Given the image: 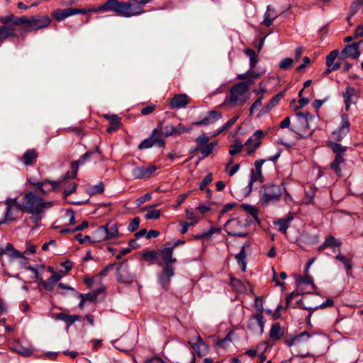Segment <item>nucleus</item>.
I'll use <instances>...</instances> for the list:
<instances>
[{
  "label": "nucleus",
  "instance_id": "f257e3e1",
  "mask_svg": "<svg viewBox=\"0 0 363 363\" xmlns=\"http://www.w3.org/2000/svg\"><path fill=\"white\" fill-rule=\"evenodd\" d=\"M52 20L48 15H35L30 17H18L17 24H20L24 32L36 31L47 28Z\"/></svg>",
  "mask_w": 363,
  "mask_h": 363
},
{
  "label": "nucleus",
  "instance_id": "f03ea898",
  "mask_svg": "<svg viewBox=\"0 0 363 363\" xmlns=\"http://www.w3.org/2000/svg\"><path fill=\"white\" fill-rule=\"evenodd\" d=\"M252 84V79H248L233 86L230 90V94L226 99V101L233 107L244 105L248 99L246 94Z\"/></svg>",
  "mask_w": 363,
  "mask_h": 363
},
{
  "label": "nucleus",
  "instance_id": "7ed1b4c3",
  "mask_svg": "<svg viewBox=\"0 0 363 363\" xmlns=\"http://www.w3.org/2000/svg\"><path fill=\"white\" fill-rule=\"evenodd\" d=\"M251 223L252 219L246 216L230 219L225 224V230L229 235L246 237L248 235V226Z\"/></svg>",
  "mask_w": 363,
  "mask_h": 363
},
{
  "label": "nucleus",
  "instance_id": "20e7f679",
  "mask_svg": "<svg viewBox=\"0 0 363 363\" xmlns=\"http://www.w3.org/2000/svg\"><path fill=\"white\" fill-rule=\"evenodd\" d=\"M285 188L283 184H266L260 190L259 201L264 205L275 203L280 200V197Z\"/></svg>",
  "mask_w": 363,
  "mask_h": 363
},
{
  "label": "nucleus",
  "instance_id": "39448f33",
  "mask_svg": "<svg viewBox=\"0 0 363 363\" xmlns=\"http://www.w3.org/2000/svg\"><path fill=\"white\" fill-rule=\"evenodd\" d=\"M18 16L11 13L6 16L0 17V45L7 38L16 36L15 26H20L17 24Z\"/></svg>",
  "mask_w": 363,
  "mask_h": 363
},
{
  "label": "nucleus",
  "instance_id": "423d86ee",
  "mask_svg": "<svg viewBox=\"0 0 363 363\" xmlns=\"http://www.w3.org/2000/svg\"><path fill=\"white\" fill-rule=\"evenodd\" d=\"M24 211L26 213H33V211L38 209L49 208L52 206V202H45L38 196L35 193L30 191L23 196Z\"/></svg>",
  "mask_w": 363,
  "mask_h": 363
},
{
  "label": "nucleus",
  "instance_id": "0eeeda50",
  "mask_svg": "<svg viewBox=\"0 0 363 363\" xmlns=\"http://www.w3.org/2000/svg\"><path fill=\"white\" fill-rule=\"evenodd\" d=\"M152 0H128L123 1V17L139 16L145 13L144 6Z\"/></svg>",
  "mask_w": 363,
  "mask_h": 363
},
{
  "label": "nucleus",
  "instance_id": "6e6552de",
  "mask_svg": "<svg viewBox=\"0 0 363 363\" xmlns=\"http://www.w3.org/2000/svg\"><path fill=\"white\" fill-rule=\"evenodd\" d=\"M255 306L259 311V313L255 314L250 319L247 324V328L252 330H255L259 334H262L264 331V320L263 315H262L263 311L262 299L257 296L255 298Z\"/></svg>",
  "mask_w": 363,
  "mask_h": 363
},
{
  "label": "nucleus",
  "instance_id": "1a4fd4ad",
  "mask_svg": "<svg viewBox=\"0 0 363 363\" xmlns=\"http://www.w3.org/2000/svg\"><path fill=\"white\" fill-rule=\"evenodd\" d=\"M279 155H277L274 157H270L268 160L262 159V160H256L255 162V164H254L255 169H251L250 180L248 184V187L250 189V191H252V186L255 182H258L259 183H262L264 182V177L262 176V164L265 162L269 161V160L275 162L277 160V158L279 157Z\"/></svg>",
  "mask_w": 363,
  "mask_h": 363
},
{
  "label": "nucleus",
  "instance_id": "9d476101",
  "mask_svg": "<svg viewBox=\"0 0 363 363\" xmlns=\"http://www.w3.org/2000/svg\"><path fill=\"white\" fill-rule=\"evenodd\" d=\"M165 145L164 140L161 137V134L158 129H154L151 135L143 140L138 145L140 150L150 148L152 146L158 147H164Z\"/></svg>",
  "mask_w": 363,
  "mask_h": 363
},
{
  "label": "nucleus",
  "instance_id": "9b49d317",
  "mask_svg": "<svg viewBox=\"0 0 363 363\" xmlns=\"http://www.w3.org/2000/svg\"><path fill=\"white\" fill-rule=\"evenodd\" d=\"M123 1L118 0H107L99 6L101 12H114L118 16L123 17Z\"/></svg>",
  "mask_w": 363,
  "mask_h": 363
},
{
  "label": "nucleus",
  "instance_id": "f8f14e48",
  "mask_svg": "<svg viewBox=\"0 0 363 363\" xmlns=\"http://www.w3.org/2000/svg\"><path fill=\"white\" fill-rule=\"evenodd\" d=\"M157 129L159 130L161 136L163 135L165 137L179 135L184 133H186L190 130V128H187L181 124L177 127H174L172 125H163L162 124H160Z\"/></svg>",
  "mask_w": 363,
  "mask_h": 363
},
{
  "label": "nucleus",
  "instance_id": "ddd939ff",
  "mask_svg": "<svg viewBox=\"0 0 363 363\" xmlns=\"http://www.w3.org/2000/svg\"><path fill=\"white\" fill-rule=\"evenodd\" d=\"M157 169V167L154 164L137 167L133 169L132 174L136 179H147L153 176Z\"/></svg>",
  "mask_w": 363,
  "mask_h": 363
},
{
  "label": "nucleus",
  "instance_id": "4468645a",
  "mask_svg": "<svg viewBox=\"0 0 363 363\" xmlns=\"http://www.w3.org/2000/svg\"><path fill=\"white\" fill-rule=\"evenodd\" d=\"M359 43L360 42L347 45L340 53L339 60H344L347 57L358 58L360 55Z\"/></svg>",
  "mask_w": 363,
  "mask_h": 363
},
{
  "label": "nucleus",
  "instance_id": "2eb2a0df",
  "mask_svg": "<svg viewBox=\"0 0 363 363\" xmlns=\"http://www.w3.org/2000/svg\"><path fill=\"white\" fill-rule=\"evenodd\" d=\"M359 91L352 86L346 88L345 91L342 93L346 111L350 109L351 104L355 103V100L359 98Z\"/></svg>",
  "mask_w": 363,
  "mask_h": 363
},
{
  "label": "nucleus",
  "instance_id": "dca6fc26",
  "mask_svg": "<svg viewBox=\"0 0 363 363\" xmlns=\"http://www.w3.org/2000/svg\"><path fill=\"white\" fill-rule=\"evenodd\" d=\"M339 129L333 133L334 138L340 141L350 131V123L347 115H342Z\"/></svg>",
  "mask_w": 363,
  "mask_h": 363
},
{
  "label": "nucleus",
  "instance_id": "f3484780",
  "mask_svg": "<svg viewBox=\"0 0 363 363\" xmlns=\"http://www.w3.org/2000/svg\"><path fill=\"white\" fill-rule=\"evenodd\" d=\"M173 247L165 245V247L159 251L158 254L164 263V267H172V264L177 262V259L172 257Z\"/></svg>",
  "mask_w": 363,
  "mask_h": 363
},
{
  "label": "nucleus",
  "instance_id": "a211bd4d",
  "mask_svg": "<svg viewBox=\"0 0 363 363\" xmlns=\"http://www.w3.org/2000/svg\"><path fill=\"white\" fill-rule=\"evenodd\" d=\"M189 103V101L186 94H175L171 99L169 106L172 108L179 109L185 108Z\"/></svg>",
  "mask_w": 363,
  "mask_h": 363
},
{
  "label": "nucleus",
  "instance_id": "6ab92c4d",
  "mask_svg": "<svg viewBox=\"0 0 363 363\" xmlns=\"http://www.w3.org/2000/svg\"><path fill=\"white\" fill-rule=\"evenodd\" d=\"M173 267H164L163 271L159 275V281L163 288L167 289L170 283V278L174 276Z\"/></svg>",
  "mask_w": 363,
  "mask_h": 363
},
{
  "label": "nucleus",
  "instance_id": "aec40b11",
  "mask_svg": "<svg viewBox=\"0 0 363 363\" xmlns=\"http://www.w3.org/2000/svg\"><path fill=\"white\" fill-rule=\"evenodd\" d=\"M221 118V113L216 111H211L208 113L207 116L201 121L193 123L194 125H208L218 121Z\"/></svg>",
  "mask_w": 363,
  "mask_h": 363
},
{
  "label": "nucleus",
  "instance_id": "412c9836",
  "mask_svg": "<svg viewBox=\"0 0 363 363\" xmlns=\"http://www.w3.org/2000/svg\"><path fill=\"white\" fill-rule=\"evenodd\" d=\"M342 245L341 241L337 240L333 235H330L327 237L324 241V242L318 247V251L319 252H323L327 247H332L334 252H336L335 248H339Z\"/></svg>",
  "mask_w": 363,
  "mask_h": 363
},
{
  "label": "nucleus",
  "instance_id": "4be33fe9",
  "mask_svg": "<svg viewBox=\"0 0 363 363\" xmlns=\"http://www.w3.org/2000/svg\"><path fill=\"white\" fill-rule=\"evenodd\" d=\"M9 347L13 351H15L18 354L25 357L30 356L33 352V350L31 348L23 346L19 340L12 342Z\"/></svg>",
  "mask_w": 363,
  "mask_h": 363
},
{
  "label": "nucleus",
  "instance_id": "5701e85b",
  "mask_svg": "<svg viewBox=\"0 0 363 363\" xmlns=\"http://www.w3.org/2000/svg\"><path fill=\"white\" fill-rule=\"evenodd\" d=\"M294 215L291 213L287 214L286 217L274 221V224L278 226V229L281 233L286 234L287 229L289 228L291 222L294 219Z\"/></svg>",
  "mask_w": 363,
  "mask_h": 363
},
{
  "label": "nucleus",
  "instance_id": "b1692460",
  "mask_svg": "<svg viewBox=\"0 0 363 363\" xmlns=\"http://www.w3.org/2000/svg\"><path fill=\"white\" fill-rule=\"evenodd\" d=\"M117 281L122 283H132L134 281V276L128 269L117 268Z\"/></svg>",
  "mask_w": 363,
  "mask_h": 363
},
{
  "label": "nucleus",
  "instance_id": "393cba45",
  "mask_svg": "<svg viewBox=\"0 0 363 363\" xmlns=\"http://www.w3.org/2000/svg\"><path fill=\"white\" fill-rule=\"evenodd\" d=\"M310 337L311 335L308 332L304 331L298 335L285 339V343L289 347L298 345L301 343L302 341L308 340Z\"/></svg>",
  "mask_w": 363,
  "mask_h": 363
},
{
  "label": "nucleus",
  "instance_id": "a878e982",
  "mask_svg": "<svg viewBox=\"0 0 363 363\" xmlns=\"http://www.w3.org/2000/svg\"><path fill=\"white\" fill-rule=\"evenodd\" d=\"M188 344L191 346L194 351L197 353L198 356L201 357L205 354L208 350L207 345L204 342L203 339L200 337H197V342L192 343L191 341L188 342Z\"/></svg>",
  "mask_w": 363,
  "mask_h": 363
},
{
  "label": "nucleus",
  "instance_id": "bb28decb",
  "mask_svg": "<svg viewBox=\"0 0 363 363\" xmlns=\"http://www.w3.org/2000/svg\"><path fill=\"white\" fill-rule=\"evenodd\" d=\"M104 117L109 121V126L107 132L111 133L118 130L121 124V118L117 115H104Z\"/></svg>",
  "mask_w": 363,
  "mask_h": 363
},
{
  "label": "nucleus",
  "instance_id": "cd10ccee",
  "mask_svg": "<svg viewBox=\"0 0 363 363\" xmlns=\"http://www.w3.org/2000/svg\"><path fill=\"white\" fill-rule=\"evenodd\" d=\"M52 16L58 21H63L66 18L73 16V8H67L65 9H57L52 13Z\"/></svg>",
  "mask_w": 363,
  "mask_h": 363
},
{
  "label": "nucleus",
  "instance_id": "c85d7f7f",
  "mask_svg": "<svg viewBox=\"0 0 363 363\" xmlns=\"http://www.w3.org/2000/svg\"><path fill=\"white\" fill-rule=\"evenodd\" d=\"M38 157V154L37 151L35 149H30L23 154L21 160L26 166L31 165L35 162Z\"/></svg>",
  "mask_w": 363,
  "mask_h": 363
},
{
  "label": "nucleus",
  "instance_id": "c756f323",
  "mask_svg": "<svg viewBox=\"0 0 363 363\" xmlns=\"http://www.w3.org/2000/svg\"><path fill=\"white\" fill-rule=\"evenodd\" d=\"M62 276L57 273H54L47 281H43L40 279V281L43 287L48 291H52L54 288L55 284L60 281Z\"/></svg>",
  "mask_w": 363,
  "mask_h": 363
},
{
  "label": "nucleus",
  "instance_id": "7c9ffc66",
  "mask_svg": "<svg viewBox=\"0 0 363 363\" xmlns=\"http://www.w3.org/2000/svg\"><path fill=\"white\" fill-rule=\"evenodd\" d=\"M296 116L298 120V123L302 126L303 129H308L309 124L308 121L313 118V116L308 112H298L296 113Z\"/></svg>",
  "mask_w": 363,
  "mask_h": 363
},
{
  "label": "nucleus",
  "instance_id": "2f4dec72",
  "mask_svg": "<svg viewBox=\"0 0 363 363\" xmlns=\"http://www.w3.org/2000/svg\"><path fill=\"white\" fill-rule=\"evenodd\" d=\"M284 96V92H279L261 110V113L262 114H264L267 113L269 110H271L273 107H274L279 101L281 100L282 97Z\"/></svg>",
  "mask_w": 363,
  "mask_h": 363
},
{
  "label": "nucleus",
  "instance_id": "473e14b6",
  "mask_svg": "<svg viewBox=\"0 0 363 363\" xmlns=\"http://www.w3.org/2000/svg\"><path fill=\"white\" fill-rule=\"evenodd\" d=\"M264 137V133L261 130H257L245 143L246 145H255V147H259L261 145V140Z\"/></svg>",
  "mask_w": 363,
  "mask_h": 363
},
{
  "label": "nucleus",
  "instance_id": "72a5a7b5",
  "mask_svg": "<svg viewBox=\"0 0 363 363\" xmlns=\"http://www.w3.org/2000/svg\"><path fill=\"white\" fill-rule=\"evenodd\" d=\"M283 335L284 330L281 329L280 324L279 323L273 324L269 332L270 338L275 341L281 339Z\"/></svg>",
  "mask_w": 363,
  "mask_h": 363
},
{
  "label": "nucleus",
  "instance_id": "f704fd0d",
  "mask_svg": "<svg viewBox=\"0 0 363 363\" xmlns=\"http://www.w3.org/2000/svg\"><path fill=\"white\" fill-rule=\"evenodd\" d=\"M345 162V159L343 156H335V160L330 164V168L334 171V172L340 177L342 175L340 164Z\"/></svg>",
  "mask_w": 363,
  "mask_h": 363
},
{
  "label": "nucleus",
  "instance_id": "c9c22d12",
  "mask_svg": "<svg viewBox=\"0 0 363 363\" xmlns=\"http://www.w3.org/2000/svg\"><path fill=\"white\" fill-rule=\"evenodd\" d=\"M328 146L335 154V156H343L347 150L346 147L332 141L328 143Z\"/></svg>",
  "mask_w": 363,
  "mask_h": 363
},
{
  "label": "nucleus",
  "instance_id": "e433bc0d",
  "mask_svg": "<svg viewBox=\"0 0 363 363\" xmlns=\"http://www.w3.org/2000/svg\"><path fill=\"white\" fill-rule=\"evenodd\" d=\"M85 162V160H83V158L81 157L78 160L74 161L72 162L71 167H72V175H69V172H68L64 179H66L69 177L75 178L77 174L78 168L79 165L84 164Z\"/></svg>",
  "mask_w": 363,
  "mask_h": 363
},
{
  "label": "nucleus",
  "instance_id": "4c0bfd02",
  "mask_svg": "<svg viewBox=\"0 0 363 363\" xmlns=\"http://www.w3.org/2000/svg\"><path fill=\"white\" fill-rule=\"evenodd\" d=\"M260 76V73L256 72L253 70V69L250 68L247 72L238 74L237 79L240 80L245 79V81L248 79H252L254 82L255 79H257Z\"/></svg>",
  "mask_w": 363,
  "mask_h": 363
},
{
  "label": "nucleus",
  "instance_id": "58836bf2",
  "mask_svg": "<svg viewBox=\"0 0 363 363\" xmlns=\"http://www.w3.org/2000/svg\"><path fill=\"white\" fill-rule=\"evenodd\" d=\"M18 199L17 198H13V199H7L6 201H5V205L6 206H10V207H12L13 209L16 210V211H24V202L22 203V204H20L18 202Z\"/></svg>",
  "mask_w": 363,
  "mask_h": 363
},
{
  "label": "nucleus",
  "instance_id": "ea45409f",
  "mask_svg": "<svg viewBox=\"0 0 363 363\" xmlns=\"http://www.w3.org/2000/svg\"><path fill=\"white\" fill-rule=\"evenodd\" d=\"M217 142H212L206 145L201 146V152L203 155V157H208L213 152V150L217 147Z\"/></svg>",
  "mask_w": 363,
  "mask_h": 363
},
{
  "label": "nucleus",
  "instance_id": "a19ab883",
  "mask_svg": "<svg viewBox=\"0 0 363 363\" xmlns=\"http://www.w3.org/2000/svg\"><path fill=\"white\" fill-rule=\"evenodd\" d=\"M240 208L242 209H243L245 211H246L247 213H248L252 217V218L255 219V220H259V218H258L259 211L256 207H255L253 206L248 205V204H242L240 206Z\"/></svg>",
  "mask_w": 363,
  "mask_h": 363
},
{
  "label": "nucleus",
  "instance_id": "79ce46f5",
  "mask_svg": "<svg viewBox=\"0 0 363 363\" xmlns=\"http://www.w3.org/2000/svg\"><path fill=\"white\" fill-rule=\"evenodd\" d=\"M245 246H242L240 252L235 255V259L238 264L240 265L242 272H245L246 270V262L245 261Z\"/></svg>",
  "mask_w": 363,
  "mask_h": 363
},
{
  "label": "nucleus",
  "instance_id": "37998d69",
  "mask_svg": "<svg viewBox=\"0 0 363 363\" xmlns=\"http://www.w3.org/2000/svg\"><path fill=\"white\" fill-rule=\"evenodd\" d=\"M335 259L341 262L344 265L347 270V272H350L352 268V264L350 259L345 257L340 252H339L335 257Z\"/></svg>",
  "mask_w": 363,
  "mask_h": 363
},
{
  "label": "nucleus",
  "instance_id": "c03bdc74",
  "mask_svg": "<svg viewBox=\"0 0 363 363\" xmlns=\"http://www.w3.org/2000/svg\"><path fill=\"white\" fill-rule=\"evenodd\" d=\"M104 191V185L102 182H99L97 184L90 186L87 189V192L89 195H94L97 194H102Z\"/></svg>",
  "mask_w": 363,
  "mask_h": 363
},
{
  "label": "nucleus",
  "instance_id": "a18cd8bd",
  "mask_svg": "<svg viewBox=\"0 0 363 363\" xmlns=\"http://www.w3.org/2000/svg\"><path fill=\"white\" fill-rule=\"evenodd\" d=\"M245 52L250 57V68L254 69L258 62L257 55L252 49L250 48H247L245 50Z\"/></svg>",
  "mask_w": 363,
  "mask_h": 363
},
{
  "label": "nucleus",
  "instance_id": "49530a36",
  "mask_svg": "<svg viewBox=\"0 0 363 363\" xmlns=\"http://www.w3.org/2000/svg\"><path fill=\"white\" fill-rule=\"evenodd\" d=\"M239 118V116H235L233 118L229 120L227 123H225L221 128L217 130L216 133L213 135V136H217L220 134L223 131L229 129Z\"/></svg>",
  "mask_w": 363,
  "mask_h": 363
},
{
  "label": "nucleus",
  "instance_id": "de8ad7c7",
  "mask_svg": "<svg viewBox=\"0 0 363 363\" xmlns=\"http://www.w3.org/2000/svg\"><path fill=\"white\" fill-rule=\"evenodd\" d=\"M95 235L98 239L97 241H101L103 240H108L107 235V226L102 225L98 228L95 233Z\"/></svg>",
  "mask_w": 363,
  "mask_h": 363
},
{
  "label": "nucleus",
  "instance_id": "09e8293b",
  "mask_svg": "<svg viewBox=\"0 0 363 363\" xmlns=\"http://www.w3.org/2000/svg\"><path fill=\"white\" fill-rule=\"evenodd\" d=\"M340 56V52L337 50H334L330 52L326 57V66L330 67L335 64V60Z\"/></svg>",
  "mask_w": 363,
  "mask_h": 363
},
{
  "label": "nucleus",
  "instance_id": "8fccbe9b",
  "mask_svg": "<svg viewBox=\"0 0 363 363\" xmlns=\"http://www.w3.org/2000/svg\"><path fill=\"white\" fill-rule=\"evenodd\" d=\"M45 209H38L33 211V213H29L31 214L30 220L31 221L35 223V225H38V223L42 219L43 214L44 213Z\"/></svg>",
  "mask_w": 363,
  "mask_h": 363
},
{
  "label": "nucleus",
  "instance_id": "3c124183",
  "mask_svg": "<svg viewBox=\"0 0 363 363\" xmlns=\"http://www.w3.org/2000/svg\"><path fill=\"white\" fill-rule=\"evenodd\" d=\"M243 145L239 140H235L233 144L230 147L229 154L235 155L239 153L242 150Z\"/></svg>",
  "mask_w": 363,
  "mask_h": 363
},
{
  "label": "nucleus",
  "instance_id": "603ef678",
  "mask_svg": "<svg viewBox=\"0 0 363 363\" xmlns=\"http://www.w3.org/2000/svg\"><path fill=\"white\" fill-rule=\"evenodd\" d=\"M230 284L238 291H243L246 290L245 283L240 279L232 277L230 279Z\"/></svg>",
  "mask_w": 363,
  "mask_h": 363
},
{
  "label": "nucleus",
  "instance_id": "864d4df0",
  "mask_svg": "<svg viewBox=\"0 0 363 363\" xmlns=\"http://www.w3.org/2000/svg\"><path fill=\"white\" fill-rule=\"evenodd\" d=\"M107 226V235L108 239L115 238L118 235V230L116 224H112Z\"/></svg>",
  "mask_w": 363,
  "mask_h": 363
},
{
  "label": "nucleus",
  "instance_id": "5fc2aeb1",
  "mask_svg": "<svg viewBox=\"0 0 363 363\" xmlns=\"http://www.w3.org/2000/svg\"><path fill=\"white\" fill-rule=\"evenodd\" d=\"M296 307H299L301 308H303V309H305V310H308V311H310L308 315V318L310 319L311 315H312V313L313 311H315L319 306H315L314 308H312V307H308V306H306L302 299H300L298 300L296 303V306H294V308H296Z\"/></svg>",
  "mask_w": 363,
  "mask_h": 363
},
{
  "label": "nucleus",
  "instance_id": "6e6d98bb",
  "mask_svg": "<svg viewBox=\"0 0 363 363\" xmlns=\"http://www.w3.org/2000/svg\"><path fill=\"white\" fill-rule=\"evenodd\" d=\"M293 62L294 60L292 58H284L279 62V67L284 70L289 69L292 66Z\"/></svg>",
  "mask_w": 363,
  "mask_h": 363
},
{
  "label": "nucleus",
  "instance_id": "4d7b16f0",
  "mask_svg": "<svg viewBox=\"0 0 363 363\" xmlns=\"http://www.w3.org/2000/svg\"><path fill=\"white\" fill-rule=\"evenodd\" d=\"M56 318L57 320H61L65 321L67 327H69L72 325V315L64 313H60L56 315Z\"/></svg>",
  "mask_w": 363,
  "mask_h": 363
},
{
  "label": "nucleus",
  "instance_id": "13d9d810",
  "mask_svg": "<svg viewBox=\"0 0 363 363\" xmlns=\"http://www.w3.org/2000/svg\"><path fill=\"white\" fill-rule=\"evenodd\" d=\"M197 223H198V220H195V221H192V222H190V223L184 222V221H181L179 223V225H181V228L179 230L180 233L182 234H185L188 231V229H189V226L194 225H195Z\"/></svg>",
  "mask_w": 363,
  "mask_h": 363
},
{
  "label": "nucleus",
  "instance_id": "bf43d9fd",
  "mask_svg": "<svg viewBox=\"0 0 363 363\" xmlns=\"http://www.w3.org/2000/svg\"><path fill=\"white\" fill-rule=\"evenodd\" d=\"M140 219L139 217L134 218L130 223L128 230L130 232H134L138 228L140 225Z\"/></svg>",
  "mask_w": 363,
  "mask_h": 363
},
{
  "label": "nucleus",
  "instance_id": "052dcab7",
  "mask_svg": "<svg viewBox=\"0 0 363 363\" xmlns=\"http://www.w3.org/2000/svg\"><path fill=\"white\" fill-rule=\"evenodd\" d=\"M213 181V175L211 173L207 174L203 179L201 182L199 184V189L201 190H204L206 189V186L211 183Z\"/></svg>",
  "mask_w": 363,
  "mask_h": 363
},
{
  "label": "nucleus",
  "instance_id": "680f3d73",
  "mask_svg": "<svg viewBox=\"0 0 363 363\" xmlns=\"http://www.w3.org/2000/svg\"><path fill=\"white\" fill-rule=\"evenodd\" d=\"M78 296L81 298H82V301H94L96 298L97 293L94 294H78Z\"/></svg>",
  "mask_w": 363,
  "mask_h": 363
},
{
  "label": "nucleus",
  "instance_id": "e2e57ef3",
  "mask_svg": "<svg viewBox=\"0 0 363 363\" xmlns=\"http://www.w3.org/2000/svg\"><path fill=\"white\" fill-rule=\"evenodd\" d=\"M160 214L161 213L160 210H150L146 213L145 217L147 220H155L160 218Z\"/></svg>",
  "mask_w": 363,
  "mask_h": 363
},
{
  "label": "nucleus",
  "instance_id": "0e129e2a",
  "mask_svg": "<svg viewBox=\"0 0 363 363\" xmlns=\"http://www.w3.org/2000/svg\"><path fill=\"white\" fill-rule=\"evenodd\" d=\"M13 208L10 207L9 206L6 207L5 220H4L5 221L4 223H6L7 221H13L15 220V216H13Z\"/></svg>",
  "mask_w": 363,
  "mask_h": 363
},
{
  "label": "nucleus",
  "instance_id": "69168bd1",
  "mask_svg": "<svg viewBox=\"0 0 363 363\" xmlns=\"http://www.w3.org/2000/svg\"><path fill=\"white\" fill-rule=\"evenodd\" d=\"M30 184L36 187V189L43 194V195H47L48 191L43 189V186H45L47 184V179L37 183H31Z\"/></svg>",
  "mask_w": 363,
  "mask_h": 363
},
{
  "label": "nucleus",
  "instance_id": "338daca9",
  "mask_svg": "<svg viewBox=\"0 0 363 363\" xmlns=\"http://www.w3.org/2000/svg\"><path fill=\"white\" fill-rule=\"evenodd\" d=\"M152 196L150 193H146L144 196L139 197L135 200V203L138 206H141L145 201H149Z\"/></svg>",
  "mask_w": 363,
  "mask_h": 363
},
{
  "label": "nucleus",
  "instance_id": "774afa93",
  "mask_svg": "<svg viewBox=\"0 0 363 363\" xmlns=\"http://www.w3.org/2000/svg\"><path fill=\"white\" fill-rule=\"evenodd\" d=\"M196 140L199 145L204 146L208 144L209 138L207 135L203 134L199 135Z\"/></svg>",
  "mask_w": 363,
  "mask_h": 363
}]
</instances>
